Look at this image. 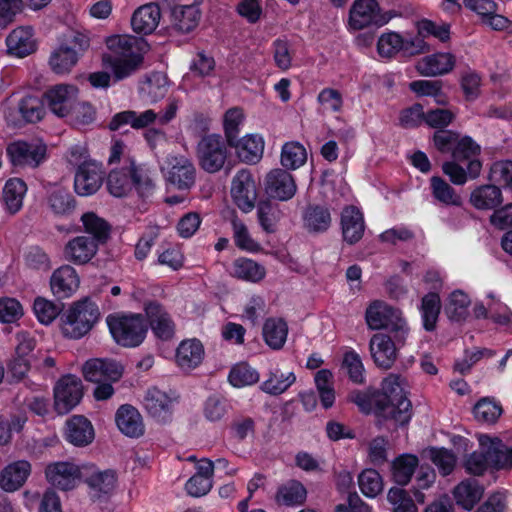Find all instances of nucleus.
I'll list each match as a JSON object with an SVG mask.
<instances>
[{
    "mask_svg": "<svg viewBox=\"0 0 512 512\" xmlns=\"http://www.w3.org/2000/svg\"><path fill=\"white\" fill-rule=\"evenodd\" d=\"M110 54L105 58L117 80H122L136 72L142 61L147 43L130 35H116L107 39Z\"/></svg>",
    "mask_w": 512,
    "mask_h": 512,
    "instance_id": "nucleus-1",
    "label": "nucleus"
},
{
    "mask_svg": "<svg viewBox=\"0 0 512 512\" xmlns=\"http://www.w3.org/2000/svg\"><path fill=\"white\" fill-rule=\"evenodd\" d=\"M480 449L469 454L464 467L468 474L483 475L490 467L495 470H509L512 468V446L508 448L498 437L480 435L478 437Z\"/></svg>",
    "mask_w": 512,
    "mask_h": 512,
    "instance_id": "nucleus-2",
    "label": "nucleus"
},
{
    "mask_svg": "<svg viewBox=\"0 0 512 512\" xmlns=\"http://www.w3.org/2000/svg\"><path fill=\"white\" fill-rule=\"evenodd\" d=\"M178 109L179 100L169 98L165 108L159 112H155L152 109L143 112L133 110L119 112L112 117L108 127L110 130L116 131L127 124L136 130L147 128L154 123L164 126L169 124L176 117Z\"/></svg>",
    "mask_w": 512,
    "mask_h": 512,
    "instance_id": "nucleus-3",
    "label": "nucleus"
},
{
    "mask_svg": "<svg viewBox=\"0 0 512 512\" xmlns=\"http://www.w3.org/2000/svg\"><path fill=\"white\" fill-rule=\"evenodd\" d=\"M98 306L89 299L75 302L61 318V331L65 337L79 339L98 321Z\"/></svg>",
    "mask_w": 512,
    "mask_h": 512,
    "instance_id": "nucleus-4",
    "label": "nucleus"
},
{
    "mask_svg": "<svg viewBox=\"0 0 512 512\" xmlns=\"http://www.w3.org/2000/svg\"><path fill=\"white\" fill-rule=\"evenodd\" d=\"M115 342L123 347L139 346L147 334V325L141 314H111L106 319Z\"/></svg>",
    "mask_w": 512,
    "mask_h": 512,
    "instance_id": "nucleus-5",
    "label": "nucleus"
},
{
    "mask_svg": "<svg viewBox=\"0 0 512 512\" xmlns=\"http://www.w3.org/2000/svg\"><path fill=\"white\" fill-rule=\"evenodd\" d=\"M132 185H135L141 193L149 192L154 187L152 179L142 170L137 169L133 162L119 170H112L108 175L107 188L115 197L127 195Z\"/></svg>",
    "mask_w": 512,
    "mask_h": 512,
    "instance_id": "nucleus-6",
    "label": "nucleus"
},
{
    "mask_svg": "<svg viewBox=\"0 0 512 512\" xmlns=\"http://www.w3.org/2000/svg\"><path fill=\"white\" fill-rule=\"evenodd\" d=\"M409 331L401 336L400 332L374 334L369 342V350L374 363L382 369H390L398 357V350L402 348Z\"/></svg>",
    "mask_w": 512,
    "mask_h": 512,
    "instance_id": "nucleus-7",
    "label": "nucleus"
},
{
    "mask_svg": "<svg viewBox=\"0 0 512 512\" xmlns=\"http://www.w3.org/2000/svg\"><path fill=\"white\" fill-rule=\"evenodd\" d=\"M365 320L371 330L386 329L388 332H400L401 336L409 331L402 312L381 300L370 303L365 312Z\"/></svg>",
    "mask_w": 512,
    "mask_h": 512,
    "instance_id": "nucleus-8",
    "label": "nucleus"
},
{
    "mask_svg": "<svg viewBox=\"0 0 512 512\" xmlns=\"http://www.w3.org/2000/svg\"><path fill=\"white\" fill-rule=\"evenodd\" d=\"M393 18L391 11L382 13L376 0H354L350 9L348 24L353 30L375 26L382 27Z\"/></svg>",
    "mask_w": 512,
    "mask_h": 512,
    "instance_id": "nucleus-9",
    "label": "nucleus"
},
{
    "mask_svg": "<svg viewBox=\"0 0 512 512\" xmlns=\"http://www.w3.org/2000/svg\"><path fill=\"white\" fill-rule=\"evenodd\" d=\"M198 164L207 173L220 171L228 156V150L221 136L211 134L203 137L196 149Z\"/></svg>",
    "mask_w": 512,
    "mask_h": 512,
    "instance_id": "nucleus-10",
    "label": "nucleus"
},
{
    "mask_svg": "<svg viewBox=\"0 0 512 512\" xmlns=\"http://www.w3.org/2000/svg\"><path fill=\"white\" fill-rule=\"evenodd\" d=\"M179 396L157 387L149 388L143 398V406L147 414L159 423H168L172 419Z\"/></svg>",
    "mask_w": 512,
    "mask_h": 512,
    "instance_id": "nucleus-11",
    "label": "nucleus"
},
{
    "mask_svg": "<svg viewBox=\"0 0 512 512\" xmlns=\"http://www.w3.org/2000/svg\"><path fill=\"white\" fill-rule=\"evenodd\" d=\"M83 397L82 381L68 374L61 377L54 387V407L58 414L64 415L76 407Z\"/></svg>",
    "mask_w": 512,
    "mask_h": 512,
    "instance_id": "nucleus-12",
    "label": "nucleus"
},
{
    "mask_svg": "<svg viewBox=\"0 0 512 512\" xmlns=\"http://www.w3.org/2000/svg\"><path fill=\"white\" fill-rule=\"evenodd\" d=\"M105 171L97 161H84L78 167L74 177V189L80 196L95 194L102 186Z\"/></svg>",
    "mask_w": 512,
    "mask_h": 512,
    "instance_id": "nucleus-13",
    "label": "nucleus"
},
{
    "mask_svg": "<svg viewBox=\"0 0 512 512\" xmlns=\"http://www.w3.org/2000/svg\"><path fill=\"white\" fill-rule=\"evenodd\" d=\"M123 371V366L113 359H90L82 367L85 380L95 384L105 381L117 382L122 377Z\"/></svg>",
    "mask_w": 512,
    "mask_h": 512,
    "instance_id": "nucleus-14",
    "label": "nucleus"
},
{
    "mask_svg": "<svg viewBox=\"0 0 512 512\" xmlns=\"http://www.w3.org/2000/svg\"><path fill=\"white\" fill-rule=\"evenodd\" d=\"M231 195L236 205L243 212H250L254 208L257 189L253 176L248 170L242 169L233 177Z\"/></svg>",
    "mask_w": 512,
    "mask_h": 512,
    "instance_id": "nucleus-15",
    "label": "nucleus"
},
{
    "mask_svg": "<svg viewBox=\"0 0 512 512\" xmlns=\"http://www.w3.org/2000/svg\"><path fill=\"white\" fill-rule=\"evenodd\" d=\"M77 93L78 89L74 85L57 84L45 92L44 100L53 114L64 118L71 112Z\"/></svg>",
    "mask_w": 512,
    "mask_h": 512,
    "instance_id": "nucleus-16",
    "label": "nucleus"
},
{
    "mask_svg": "<svg viewBox=\"0 0 512 512\" xmlns=\"http://www.w3.org/2000/svg\"><path fill=\"white\" fill-rule=\"evenodd\" d=\"M7 155L14 166L37 167L45 158L46 146L40 143L15 141L8 145Z\"/></svg>",
    "mask_w": 512,
    "mask_h": 512,
    "instance_id": "nucleus-17",
    "label": "nucleus"
},
{
    "mask_svg": "<svg viewBox=\"0 0 512 512\" xmlns=\"http://www.w3.org/2000/svg\"><path fill=\"white\" fill-rule=\"evenodd\" d=\"M167 163L170 166L169 183L180 190H188L195 184L196 168L191 159L183 155H169Z\"/></svg>",
    "mask_w": 512,
    "mask_h": 512,
    "instance_id": "nucleus-18",
    "label": "nucleus"
},
{
    "mask_svg": "<svg viewBox=\"0 0 512 512\" xmlns=\"http://www.w3.org/2000/svg\"><path fill=\"white\" fill-rule=\"evenodd\" d=\"M45 476L52 486L67 491L76 486L81 477V471L72 462H55L46 467Z\"/></svg>",
    "mask_w": 512,
    "mask_h": 512,
    "instance_id": "nucleus-19",
    "label": "nucleus"
},
{
    "mask_svg": "<svg viewBox=\"0 0 512 512\" xmlns=\"http://www.w3.org/2000/svg\"><path fill=\"white\" fill-rule=\"evenodd\" d=\"M265 191L273 199L287 201L295 195L297 185L289 172L283 169H274L266 176Z\"/></svg>",
    "mask_w": 512,
    "mask_h": 512,
    "instance_id": "nucleus-20",
    "label": "nucleus"
},
{
    "mask_svg": "<svg viewBox=\"0 0 512 512\" xmlns=\"http://www.w3.org/2000/svg\"><path fill=\"white\" fill-rule=\"evenodd\" d=\"M144 310L151 330L157 338L167 341L174 336L175 323L161 304L149 302Z\"/></svg>",
    "mask_w": 512,
    "mask_h": 512,
    "instance_id": "nucleus-21",
    "label": "nucleus"
},
{
    "mask_svg": "<svg viewBox=\"0 0 512 512\" xmlns=\"http://www.w3.org/2000/svg\"><path fill=\"white\" fill-rule=\"evenodd\" d=\"M100 244L82 235L70 239L64 246L63 255L66 261L75 265L89 263L97 254Z\"/></svg>",
    "mask_w": 512,
    "mask_h": 512,
    "instance_id": "nucleus-22",
    "label": "nucleus"
},
{
    "mask_svg": "<svg viewBox=\"0 0 512 512\" xmlns=\"http://www.w3.org/2000/svg\"><path fill=\"white\" fill-rule=\"evenodd\" d=\"M79 284L80 278L76 270L68 264L57 268L50 278L51 291L59 299L71 297Z\"/></svg>",
    "mask_w": 512,
    "mask_h": 512,
    "instance_id": "nucleus-23",
    "label": "nucleus"
},
{
    "mask_svg": "<svg viewBox=\"0 0 512 512\" xmlns=\"http://www.w3.org/2000/svg\"><path fill=\"white\" fill-rule=\"evenodd\" d=\"M413 415L412 403L408 397L388 400L380 404L376 410V416L384 420L392 421L395 426H406Z\"/></svg>",
    "mask_w": 512,
    "mask_h": 512,
    "instance_id": "nucleus-24",
    "label": "nucleus"
},
{
    "mask_svg": "<svg viewBox=\"0 0 512 512\" xmlns=\"http://www.w3.org/2000/svg\"><path fill=\"white\" fill-rule=\"evenodd\" d=\"M480 146L469 136L460 137L452 151V157L455 161H465L468 163V175L475 179L480 175L482 164L475 159L480 154Z\"/></svg>",
    "mask_w": 512,
    "mask_h": 512,
    "instance_id": "nucleus-25",
    "label": "nucleus"
},
{
    "mask_svg": "<svg viewBox=\"0 0 512 512\" xmlns=\"http://www.w3.org/2000/svg\"><path fill=\"white\" fill-rule=\"evenodd\" d=\"M161 10L158 4L148 3L137 8L131 17V26L137 34H151L159 25Z\"/></svg>",
    "mask_w": 512,
    "mask_h": 512,
    "instance_id": "nucleus-26",
    "label": "nucleus"
},
{
    "mask_svg": "<svg viewBox=\"0 0 512 512\" xmlns=\"http://www.w3.org/2000/svg\"><path fill=\"white\" fill-rule=\"evenodd\" d=\"M115 421L118 429L128 437L137 438L144 434L142 416L132 405L120 406L116 412Z\"/></svg>",
    "mask_w": 512,
    "mask_h": 512,
    "instance_id": "nucleus-27",
    "label": "nucleus"
},
{
    "mask_svg": "<svg viewBox=\"0 0 512 512\" xmlns=\"http://www.w3.org/2000/svg\"><path fill=\"white\" fill-rule=\"evenodd\" d=\"M341 228L344 241L352 245L363 237L365 224L363 214L354 206H347L341 213Z\"/></svg>",
    "mask_w": 512,
    "mask_h": 512,
    "instance_id": "nucleus-28",
    "label": "nucleus"
},
{
    "mask_svg": "<svg viewBox=\"0 0 512 512\" xmlns=\"http://www.w3.org/2000/svg\"><path fill=\"white\" fill-rule=\"evenodd\" d=\"M31 472V465L25 460L13 462L0 474V487L6 492H14L23 486Z\"/></svg>",
    "mask_w": 512,
    "mask_h": 512,
    "instance_id": "nucleus-29",
    "label": "nucleus"
},
{
    "mask_svg": "<svg viewBox=\"0 0 512 512\" xmlns=\"http://www.w3.org/2000/svg\"><path fill=\"white\" fill-rule=\"evenodd\" d=\"M455 66L451 53H435L418 61L417 71L424 76H437L449 73Z\"/></svg>",
    "mask_w": 512,
    "mask_h": 512,
    "instance_id": "nucleus-30",
    "label": "nucleus"
},
{
    "mask_svg": "<svg viewBox=\"0 0 512 512\" xmlns=\"http://www.w3.org/2000/svg\"><path fill=\"white\" fill-rule=\"evenodd\" d=\"M26 192V183L20 178H11L5 183L2 203L6 213L15 215L22 209Z\"/></svg>",
    "mask_w": 512,
    "mask_h": 512,
    "instance_id": "nucleus-31",
    "label": "nucleus"
},
{
    "mask_svg": "<svg viewBox=\"0 0 512 512\" xmlns=\"http://www.w3.org/2000/svg\"><path fill=\"white\" fill-rule=\"evenodd\" d=\"M67 440L75 446H86L94 439L91 422L84 416L76 415L67 421Z\"/></svg>",
    "mask_w": 512,
    "mask_h": 512,
    "instance_id": "nucleus-32",
    "label": "nucleus"
},
{
    "mask_svg": "<svg viewBox=\"0 0 512 512\" xmlns=\"http://www.w3.org/2000/svg\"><path fill=\"white\" fill-rule=\"evenodd\" d=\"M483 493V486L475 479H465L453 490L456 504L465 510H472L481 500Z\"/></svg>",
    "mask_w": 512,
    "mask_h": 512,
    "instance_id": "nucleus-33",
    "label": "nucleus"
},
{
    "mask_svg": "<svg viewBox=\"0 0 512 512\" xmlns=\"http://www.w3.org/2000/svg\"><path fill=\"white\" fill-rule=\"evenodd\" d=\"M8 52L18 57H25L36 49L32 29L29 27H18L6 38Z\"/></svg>",
    "mask_w": 512,
    "mask_h": 512,
    "instance_id": "nucleus-34",
    "label": "nucleus"
},
{
    "mask_svg": "<svg viewBox=\"0 0 512 512\" xmlns=\"http://www.w3.org/2000/svg\"><path fill=\"white\" fill-rule=\"evenodd\" d=\"M503 202L501 189L493 184L481 185L470 194L471 205L478 210H492Z\"/></svg>",
    "mask_w": 512,
    "mask_h": 512,
    "instance_id": "nucleus-35",
    "label": "nucleus"
},
{
    "mask_svg": "<svg viewBox=\"0 0 512 512\" xmlns=\"http://www.w3.org/2000/svg\"><path fill=\"white\" fill-rule=\"evenodd\" d=\"M46 204L56 216L68 215L76 207V201L72 194L67 189L59 186H54L47 192Z\"/></svg>",
    "mask_w": 512,
    "mask_h": 512,
    "instance_id": "nucleus-36",
    "label": "nucleus"
},
{
    "mask_svg": "<svg viewBox=\"0 0 512 512\" xmlns=\"http://www.w3.org/2000/svg\"><path fill=\"white\" fill-rule=\"evenodd\" d=\"M80 221L83 225L84 232L91 235L90 239L96 243L105 244L111 234L110 224L96 213L89 211L82 214Z\"/></svg>",
    "mask_w": 512,
    "mask_h": 512,
    "instance_id": "nucleus-37",
    "label": "nucleus"
},
{
    "mask_svg": "<svg viewBox=\"0 0 512 512\" xmlns=\"http://www.w3.org/2000/svg\"><path fill=\"white\" fill-rule=\"evenodd\" d=\"M85 482L91 498L100 500L112 493L116 485V476L111 470L97 471L87 477Z\"/></svg>",
    "mask_w": 512,
    "mask_h": 512,
    "instance_id": "nucleus-38",
    "label": "nucleus"
},
{
    "mask_svg": "<svg viewBox=\"0 0 512 512\" xmlns=\"http://www.w3.org/2000/svg\"><path fill=\"white\" fill-rule=\"evenodd\" d=\"M204 349L196 339L182 341L176 352V361L182 369L197 367L203 359Z\"/></svg>",
    "mask_w": 512,
    "mask_h": 512,
    "instance_id": "nucleus-39",
    "label": "nucleus"
},
{
    "mask_svg": "<svg viewBox=\"0 0 512 512\" xmlns=\"http://www.w3.org/2000/svg\"><path fill=\"white\" fill-rule=\"evenodd\" d=\"M200 10L196 5L176 6L171 11L173 27L182 33L192 31L199 23Z\"/></svg>",
    "mask_w": 512,
    "mask_h": 512,
    "instance_id": "nucleus-40",
    "label": "nucleus"
},
{
    "mask_svg": "<svg viewBox=\"0 0 512 512\" xmlns=\"http://www.w3.org/2000/svg\"><path fill=\"white\" fill-rule=\"evenodd\" d=\"M230 274L237 279L256 283L265 277L266 270L256 261L242 257L233 262Z\"/></svg>",
    "mask_w": 512,
    "mask_h": 512,
    "instance_id": "nucleus-41",
    "label": "nucleus"
},
{
    "mask_svg": "<svg viewBox=\"0 0 512 512\" xmlns=\"http://www.w3.org/2000/svg\"><path fill=\"white\" fill-rule=\"evenodd\" d=\"M230 146L237 149L238 157L243 162L250 164L258 162L264 151V142L257 135H247L242 139L237 138V144Z\"/></svg>",
    "mask_w": 512,
    "mask_h": 512,
    "instance_id": "nucleus-42",
    "label": "nucleus"
},
{
    "mask_svg": "<svg viewBox=\"0 0 512 512\" xmlns=\"http://www.w3.org/2000/svg\"><path fill=\"white\" fill-rule=\"evenodd\" d=\"M331 221L329 209L320 205H309L303 214L304 226L310 232L326 231Z\"/></svg>",
    "mask_w": 512,
    "mask_h": 512,
    "instance_id": "nucleus-43",
    "label": "nucleus"
},
{
    "mask_svg": "<svg viewBox=\"0 0 512 512\" xmlns=\"http://www.w3.org/2000/svg\"><path fill=\"white\" fill-rule=\"evenodd\" d=\"M78 59L79 54L75 49L62 44L52 52L49 58V65L55 73L65 74L70 72L78 62Z\"/></svg>",
    "mask_w": 512,
    "mask_h": 512,
    "instance_id": "nucleus-44",
    "label": "nucleus"
},
{
    "mask_svg": "<svg viewBox=\"0 0 512 512\" xmlns=\"http://www.w3.org/2000/svg\"><path fill=\"white\" fill-rule=\"evenodd\" d=\"M430 188L433 198L444 206L460 207L463 203L462 197L441 177L433 176Z\"/></svg>",
    "mask_w": 512,
    "mask_h": 512,
    "instance_id": "nucleus-45",
    "label": "nucleus"
},
{
    "mask_svg": "<svg viewBox=\"0 0 512 512\" xmlns=\"http://www.w3.org/2000/svg\"><path fill=\"white\" fill-rule=\"evenodd\" d=\"M288 327L282 319H267L263 326V337L266 344L272 349L278 350L286 342Z\"/></svg>",
    "mask_w": 512,
    "mask_h": 512,
    "instance_id": "nucleus-46",
    "label": "nucleus"
},
{
    "mask_svg": "<svg viewBox=\"0 0 512 512\" xmlns=\"http://www.w3.org/2000/svg\"><path fill=\"white\" fill-rule=\"evenodd\" d=\"M419 460L415 455L403 454L397 457L392 463V475L394 481L399 485H406L410 482Z\"/></svg>",
    "mask_w": 512,
    "mask_h": 512,
    "instance_id": "nucleus-47",
    "label": "nucleus"
},
{
    "mask_svg": "<svg viewBox=\"0 0 512 512\" xmlns=\"http://www.w3.org/2000/svg\"><path fill=\"white\" fill-rule=\"evenodd\" d=\"M142 96L150 103H157L167 92V78L161 73H153L140 86Z\"/></svg>",
    "mask_w": 512,
    "mask_h": 512,
    "instance_id": "nucleus-48",
    "label": "nucleus"
},
{
    "mask_svg": "<svg viewBox=\"0 0 512 512\" xmlns=\"http://www.w3.org/2000/svg\"><path fill=\"white\" fill-rule=\"evenodd\" d=\"M295 381L294 373L285 374L277 369L270 372L268 379L261 384L260 388L263 392L276 396L284 393Z\"/></svg>",
    "mask_w": 512,
    "mask_h": 512,
    "instance_id": "nucleus-49",
    "label": "nucleus"
},
{
    "mask_svg": "<svg viewBox=\"0 0 512 512\" xmlns=\"http://www.w3.org/2000/svg\"><path fill=\"white\" fill-rule=\"evenodd\" d=\"M307 152L302 144L296 141L287 142L281 150V164L286 169L295 170L305 164Z\"/></svg>",
    "mask_w": 512,
    "mask_h": 512,
    "instance_id": "nucleus-50",
    "label": "nucleus"
},
{
    "mask_svg": "<svg viewBox=\"0 0 512 512\" xmlns=\"http://www.w3.org/2000/svg\"><path fill=\"white\" fill-rule=\"evenodd\" d=\"M384 396L378 395L377 390L368 389L366 391L355 390L349 394V400L355 403L359 409L364 413L373 412L376 415V410L379 409L380 404H383Z\"/></svg>",
    "mask_w": 512,
    "mask_h": 512,
    "instance_id": "nucleus-51",
    "label": "nucleus"
},
{
    "mask_svg": "<svg viewBox=\"0 0 512 512\" xmlns=\"http://www.w3.org/2000/svg\"><path fill=\"white\" fill-rule=\"evenodd\" d=\"M257 217L265 232L274 233L281 218V210L269 201H262L257 207Z\"/></svg>",
    "mask_w": 512,
    "mask_h": 512,
    "instance_id": "nucleus-52",
    "label": "nucleus"
},
{
    "mask_svg": "<svg viewBox=\"0 0 512 512\" xmlns=\"http://www.w3.org/2000/svg\"><path fill=\"white\" fill-rule=\"evenodd\" d=\"M307 491L298 481H290L279 488L276 500L278 503L292 506L302 504L306 499Z\"/></svg>",
    "mask_w": 512,
    "mask_h": 512,
    "instance_id": "nucleus-53",
    "label": "nucleus"
},
{
    "mask_svg": "<svg viewBox=\"0 0 512 512\" xmlns=\"http://www.w3.org/2000/svg\"><path fill=\"white\" fill-rule=\"evenodd\" d=\"M63 307V303H55L43 297H37L33 304L38 321L44 325L51 324L60 315Z\"/></svg>",
    "mask_w": 512,
    "mask_h": 512,
    "instance_id": "nucleus-54",
    "label": "nucleus"
},
{
    "mask_svg": "<svg viewBox=\"0 0 512 512\" xmlns=\"http://www.w3.org/2000/svg\"><path fill=\"white\" fill-rule=\"evenodd\" d=\"M440 297L437 293H429L422 299V318L423 326L427 331L435 329L436 322L440 313Z\"/></svg>",
    "mask_w": 512,
    "mask_h": 512,
    "instance_id": "nucleus-55",
    "label": "nucleus"
},
{
    "mask_svg": "<svg viewBox=\"0 0 512 512\" xmlns=\"http://www.w3.org/2000/svg\"><path fill=\"white\" fill-rule=\"evenodd\" d=\"M244 113L241 108L233 107L224 114L223 126L225 137L229 145H236L239 138V127L243 123Z\"/></svg>",
    "mask_w": 512,
    "mask_h": 512,
    "instance_id": "nucleus-56",
    "label": "nucleus"
},
{
    "mask_svg": "<svg viewBox=\"0 0 512 512\" xmlns=\"http://www.w3.org/2000/svg\"><path fill=\"white\" fill-rule=\"evenodd\" d=\"M18 111L23 120L28 123L40 121L44 116V105L40 98L25 96L18 104Z\"/></svg>",
    "mask_w": 512,
    "mask_h": 512,
    "instance_id": "nucleus-57",
    "label": "nucleus"
},
{
    "mask_svg": "<svg viewBox=\"0 0 512 512\" xmlns=\"http://www.w3.org/2000/svg\"><path fill=\"white\" fill-rule=\"evenodd\" d=\"M469 297L462 291L457 290L451 293L445 308L447 316L454 321H461L468 314Z\"/></svg>",
    "mask_w": 512,
    "mask_h": 512,
    "instance_id": "nucleus-58",
    "label": "nucleus"
},
{
    "mask_svg": "<svg viewBox=\"0 0 512 512\" xmlns=\"http://www.w3.org/2000/svg\"><path fill=\"white\" fill-rule=\"evenodd\" d=\"M228 380L234 387L249 386L259 381V373L248 364L240 363L231 369Z\"/></svg>",
    "mask_w": 512,
    "mask_h": 512,
    "instance_id": "nucleus-59",
    "label": "nucleus"
},
{
    "mask_svg": "<svg viewBox=\"0 0 512 512\" xmlns=\"http://www.w3.org/2000/svg\"><path fill=\"white\" fill-rule=\"evenodd\" d=\"M403 37L394 31L383 33L377 42V51L381 57L392 58L402 52Z\"/></svg>",
    "mask_w": 512,
    "mask_h": 512,
    "instance_id": "nucleus-60",
    "label": "nucleus"
},
{
    "mask_svg": "<svg viewBox=\"0 0 512 512\" xmlns=\"http://www.w3.org/2000/svg\"><path fill=\"white\" fill-rule=\"evenodd\" d=\"M67 117L71 125L76 128H82L95 120L96 111L87 102H75Z\"/></svg>",
    "mask_w": 512,
    "mask_h": 512,
    "instance_id": "nucleus-61",
    "label": "nucleus"
},
{
    "mask_svg": "<svg viewBox=\"0 0 512 512\" xmlns=\"http://www.w3.org/2000/svg\"><path fill=\"white\" fill-rule=\"evenodd\" d=\"M362 493L367 497H376L383 490V481L375 469H365L358 477Z\"/></svg>",
    "mask_w": 512,
    "mask_h": 512,
    "instance_id": "nucleus-62",
    "label": "nucleus"
},
{
    "mask_svg": "<svg viewBox=\"0 0 512 512\" xmlns=\"http://www.w3.org/2000/svg\"><path fill=\"white\" fill-rule=\"evenodd\" d=\"M388 502L392 505L393 512H418L413 498L409 492L399 488L393 487L387 494Z\"/></svg>",
    "mask_w": 512,
    "mask_h": 512,
    "instance_id": "nucleus-63",
    "label": "nucleus"
},
{
    "mask_svg": "<svg viewBox=\"0 0 512 512\" xmlns=\"http://www.w3.org/2000/svg\"><path fill=\"white\" fill-rule=\"evenodd\" d=\"M429 458L443 476L449 475L456 465V456L452 451L445 448L430 449Z\"/></svg>",
    "mask_w": 512,
    "mask_h": 512,
    "instance_id": "nucleus-64",
    "label": "nucleus"
}]
</instances>
